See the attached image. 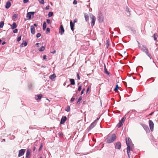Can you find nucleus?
<instances>
[{
	"label": "nucleus",
	"instance_id": "nucleus-1",
	"mask_svg": "<svg viewBox=\"0 0 158 158\" xmlns=\"http://www.w3.org/2000/svg\"><path fill=\"white\" fill-rule=\"evenodd\" d=\"M126 142L127 146V152L128 157L130 158V155L131 154L130 151H132L133 147L134 145L131 141V139L129 138H127L126 139Z\"/></svg>",
	"mask_w": 158,
	"mask_h": 158
},
{
	"label": "nucleus",
	"instance_id": "nucleus-2",
	"mask_svg": "<svg viewBox=\"0 0 158 158\" xmlns=\"http://www.w3.org/2000/svg\"><path fill=\"white\" fill-rule=\"evenodd\" d=\"M116 135L113 134L111 135L108 136L106 139V141L107 143H110L114 142L116 139Z\"/></svg>",
	"mask_w": 158,
	"mask_h": 158
},
{
	"label": "nucleus",
	"instance_id": "nucleus-3",
	"mask_svg": "<svg viewBox=\"0 0 158 158\" xmlns=\"http://www.w3.org/2000/svg\"><path fill=\"white\" fill-rule=\"evenodd\" d=\"M140 50L143 52L145 53L150 59L152 58V56L151 54L149 52V50L148 48L145 45H142L140 48Z\"/></svg>",
	"mask_w": 158,
	"mask_h": 158
},
{
	"label": "nucleus",
	"instance_id": "nucleus-4",
	"mask_svg": "<svg viewBox=\"0 0 158 158\" xmlns=\"http://www.w3.org/2000/svg\"><path fill=\"white\" fill-rule=\"evenodd\" d=\"M90 19H91V24L92 26H93L94 25L96 20V18L92 14H91L90 15Z\"/></svg>",
	"mask_w": 158,
	"mask_h": 158
},
{
	"label": "nucleus",
	"instance_id": "nucleus-5",
	"mask_svg": "<svg viewBox=\"0 0 158 158\" xmlns=\"http://www.w3.org/2000/svg\"><path fill=\"white\" fill-rule=\"evenodd\" d=\"M148 123L151 131H153L154 125L153 122L151 120H149L148 121Z\"/></svg>",
	"mask_w": 158,
	"mask_h": 158
},
{
	"label": "nucleus",
	"instance_id": "nucleus-6",
	"mask_svg": "<svg viewBox=\"0 0 158 158\" xmlns=\"http://www.w3.org/2000/svg\"><path fill=\"white\" fill-rule=\"evenodd\" d=\"M35 13V12H30L27 13V14L26 17L28 18V19H31V16H33Z\"/></svg>",
	"mask_w": 158,
	"mask_h": 158
},
{
	"label": "nucleus",
	"instance_id": "nucleus-7",
	"mask_svg": "<svg viewBox=\"0 0 158 158\" xmlns=\"http://www.w3.org/2000/svg\"><path fill=\"white\" fill-rule=\"evenodd\" d=\"M115 148L118 149H120L121 148V144L119 142L116 143L115 144Z\"/></svg>",
	"mask_w": 158,
	"mask_h": 158
},
{
	"label": "nucleus",
	"instance_id": "nucleus-8",
	"mask_svg": "<svg viewBox=\"0 0 158 158\" xmlns=\"http://www.w3.org/2000/svg\"><path fill=\"white\" fill-rule=\"evenodd\" d=\"M25 152V150L22 149H21L19 151L18 156L19 157H20L22 156H23L24 153Z\"/></svg>",
	"mask_w": 158,
	"mask_h": 158
},
{
	"label": "nucleus",
	"instance_id": "nucleus-9",
	"mask_svg": "<svg viewBox=\"0 0 158 158\" xmlns=\"http://www.w3.org/2000/svg\"><path fill=\"white\" fill-rule=\"evenodd\" d=\"M96 125V120H95L90 125L89 128V130H91Z\"/></svg>",
	"mask_w": 158,
	"mask_h": 158
},
{
	"label": "nucleus",
	"instance_id": "nucleus-10",
	"mask_svg": "<svg viewBox=\"0 0 158 158\" xmlns=\"http://www.w3.org/2000/svg\"><path fill=\"white\" fill-rule=\"evenodd\" d=\"M64 29L63 28V26L62 25H61L60 26V29L59 30V33L61 35H62L63 34L64 32Z\"/></svg>",
	"mask_w": 158,
	"mask_h": 158
},
{
	"label": "nucleus",
	"instance_id": "nucleus-11",
	"mask_svg": "<svg viewBox=\"0 0 158 158\" xmlns=\"http://www.w3.org/2000/svg\"><path fill=\"white\" fill-rule=\"evenodd\" d=\"M67 118L65 116L62 117L61 119L60 123L61 124L64 123L65 122Z\"/></svg>",
	"mask_w": 158,
	"mask_h": 158
},
{
	"label": "nucleus",
	"instance_id": "nucleus-12",
	"mask_svg": "<svg viewBox=\"0 0 158 158\" xmlns=\"http://www.w3.org/2000/svg\"><path fill=\"white\" fill-rule=\"evenodd\" d=\"M30 150L28 149L27 150L26 153V158H30Z\"/></svg>",
	"mask_w": 158,
	"mask_h": 158
},
{
	"label": "nucleus",
	"instance_id": "nucleus-13",
	"mask_svg": "<svg viewBox=\"0 0 158 158\" xmlns=\"http://www.w3.org/2000/svg\"><path fill=\"white\" fill-rule=\"evenodd\" d=\"M31 32L32 34H34L35 33V28L34 26L33 25L31 26Z\"/></svg>",
	"mask_w": 158,
	"mask_h": 158
},
{
	"label": "nucleus",
	"instance_id": "nucleus-14",
	"mask_svg": "<svg viewBox=\"0 0 158 158\" xmlns=\"http://www.w3.org/2000/svg\"><path fill=\"white\" fill-rule=\"evenodd\" d=\"M42 97V95L41 94H40L35 96V99L36 100L40 99Z\"/></svg>",
	"mask_w": 158,
	"mask_h": 158
},
{
	"label": "nucleus",
	"instance_id": "nucleus-15",
	"mask_svg": "<svg viewBox=\"0 0 158 158\" xmlns=\"http://www.w3.org/2000/svg\"><path fill=\"white\" fill-rule=\"evenodd\" d=\"M144 129L146 131H149L148 126L146 125L143 124L142 125Z\"/></svg>",
	"mask_w": 158,
	"mask_h": 158
},
{
	"label": "nucleus",
	"instance_id": "nucleus-16",
	"mask_svg": "<svg viewBox=\"0 0 158 158\" xmlns=\"http://www.w3.org/2000/svg\"><path fill=\"white\" fill-rule=\"evenodd\" d=\"M70 26L71 30L73 31L74 30V23H73L72 21H71L70 22Z\"/></svg>",
	"mask_w": 158,
	"mask_h": 158
},
{
	"label": "nucleus",
	"instance_id": "nucleus-17",
	"mask_svg": "<svg viewBox=\"0 0 158 158\" xmlns=\"http://www.w3.org/2000/svg\"><path fill=\"white\" fill-rule=\"evenodd\" d=\"M11 6V3L9 1H8L6 2V6H5V8L6 9H8Z\"/></svg>",
	"mask_w": 158,
	"mask_h": 158
},
{
	"label": "nucleus",
	"instance_id": "nucleus-18",
	"mask_svg": "<svg viewBox=\"0 0 158 158\" xmlns=\"http://www.w3.org/2000/svg\"><path fill=\"white\" fill-rule=\"evenodd\" d=\"M10 26L11 27V28L12 29H14L17 27L16 24L15 23H13L12 25H11Z\"/></svg>",
	"mask_w": 158,
	"mask_h": 158
},
{
	"label": "nucleus",
	"instance_id": "nucleus-19",
	"mask_svg": "<svg viewBox=\"0 0 158 158\" xmlns=\"http://www.w3.org/2000/svg\"><path fill=\"white\" fill-rule=\"evenodd\" d=\"M56 77V75L55 74H53L51 75L49 77V78L51 80H53Z\"/></svg>",
	"mask_w": 158,
	"mask_h": 158
},
{
	"label": "nucleus",
	"instance_id": "nucleus-20",
	"mask_svg": "<svg viewBox=\"0 0 158 158\" xmlns=\"http://www.w3.org/2000/svg\"><path fill=\"white\" fill-rule=\"evenodd\" d=\"M69 80H70V84L71 85H75V81L74 79H70Z\"/></svg>",
	"mask_w": 158,
	"mask_h": 158
},
{
	"label": "nucleus",
	"instance_id": "nucleus-21",
	"mask_svg": "<svg viewBox=\"0 0 158 158\" xmlns=\"http://www.w3.org/2000/svg\"><path fill=\"white\" fill-rule=\"evenodd\" d=\"M123 123L121 121H119V123L117 124V127L119 128L121 127V126L123 125Z\"/></svg>",
	"mask_w": 158,
	"mask_h": 158
},
{
	"label": "nucleus",
	"instance_id": "nucleus-22",
	"mask_svg": "<svg viewBox=\"0 0 158 158\" xmlns=\"http://www.w3.org/2000/svg\"><path fill=\"white\" fill-rule=\"evenodd\" d=\"M104 71L105 73L106 74L109 75V72L107 71V70L106 68V66L104 65Z\"/></svg>",
	"mask_w": 158,
	"mask_h": 158
},
{
	"label": "nucleus",
	"instance_id": "nucleus-23",
	"mask_svg": "<svg viewBox=\"0 0 158 158\" xmlns=\"http://www.w3.org/2000/svg\"><path fill=\"white\" fill-rule=\"evenodd\" d=\"M46 26H47L46 23L45 22L43 24V30H45L46 27Z\"/></svg>",
	"mask_w": 158,
	"mask_h": 158
},
{
	"label": "nucleus",
	"instance_id": "nucleus-24",
	"mask_svg": "<svg viewBox=\"0 0 158 158\" xmlns=\"http://www.w3.org/2000/svg\"><path fill=\"white\" fill-rule=\"evenodd\" d=\"M45 49V47L44 46H42L39 49V51L42 52L44 51Z\"/></svg>",
	"mask_w": 158,
	"mask_h": 158
},
{
	"label": "nucleus",
	"instance_id": "nucleus-25",
	"mask_svg": "<svg viewBox=\"0 0 158 158\" xmlns=\"http://www.w3.org/2000/svg\"><path fill=\"white\" fill-rule=\"evenodd\" d=\"M84 16H85V20L86 21H87L89 19V16L87 15H86V14L84 15Z\"/></svg>",
	"mask_w": 158,
	"mask_h": 158
},
{
	"label": "nucleus",
	"instance_id": "nucleus-26",
	"mask_svg": "<svg viewBox=\"0 0 158 158\" xmlns=\"http://www.w3.org/2000/svg\"><path fill=\"white\" fill-rule=\"evenodd\" d=\"M4 22L3 21H1L0 22V28H2L3 27L4 25Z\"/></svg>",
	"mask_w": 158,
	"mask_h": 158
},
{
	"label": "nucleus",
	"instance_id": "nucleus-27",
	"mask_svg": "<svg viewBox=\"0 0 158 158\" xmlns=\"http://www.w3.org/2000/svg\"><path fill=\"white\" fill-rule=\"evenodd\" d=\"M153 37L154 38V40H157V35L156 34H154L153 35Z\"/></svg>",
	"mask_w": 158,
	"mask_h": 158
},
{
	"label": "nucleus",
	"instance_id": "nucleus-28",
	"mask_svg": "<svg viewBox=\"0 0 158 158\" xmlns=\"http://www.w3.org/2000/svg\"><path fill=\"white\" fill-rule=\"evenodd\" d=\"M39 2L41 4H44V0H38Z\"/></svg>",
	"mask_w": 158,
	"mask_h": 158
},
{
	"label": "nucleus",
	"instance_id": "nucleus-29",
	"mask_svg": "<svg viewBox=\"0 0 158 158\" xmlns=\"http://www.w3.org/2000/svg\"><path fill=\"white\" fill-rule=\"evenodd\" d=\"M82 100V97L81 96L79 98L77 102V104H79L80 103V102Z\"/></svg>",
	"mask_w": 158,
	"mask_h": 158
},
{
	"label": "nucleus",
	"instance_id": "nucleus-30",
	"mask_svg": "<svg viewBox=\"0 0 158 158\" xmlns=\"http://www.w3.org/2000/svg\"><path fill=\"white\" fill-rule=\"evenodd\" d=\"M53 13L52 12H50L48 14V16L49 17H50L52 16L53 15Z\"/></svg>",
	"mask_w": 158,
	"mask_h": 158
},
{
	"label": "nucleus",
	"instance_id": "nucleus-31",
	"mask_svg": "<svg viewBox=\"0 0 158 158\" xmlns=\"http://www.w3.org/2000/svg\"><path fill=\"white\" fill-rule=\"evenodd\" d=\"M126 119V117L125 116H124L121 119V122H122L123 123L124 122L125 120Z\"/></svg>",
	"mask_w": 158,
	"mask_h": 158
},
{
	"label": "nucleus",
	"instance_id": "nucleus-32",
	"mask_svg": "<svg viewBox=\"0 0 158 158\" xmlns=\"http://www.w3.org/2000/svg\"><path fill=\"white\" fill-rule=\"evenodd\" d=\"M65 110L68 112H69L70 111V107L69 106H68L67 109Z\"/></svg>",
	"mask_w": 158,
	"mask_h": 158
},
{
	"label": "nucleus",
	"instance_id": "nucleus-33",
	"mask_svg": "<svg viewBox=\"0 0 158 158\" xmlns=\"http://www.w3.org/2000/svg\"><path fill=\"white\" fill-rule=\"evenodd\" d=\"M119 89V87L118 85H117L115 86V88L114 89V90L116 91L117 90H118Z\"/></svg>",
	"mask_w": 158,
	"mask_h": 158
},
{
	"label": "nucleus",
	"instance_id": "nucleus-34",
	"mask_svg": "<svg viewBox=\"0 0 158 158\" xmlns=\"http://www.w3.org/2000/svg\"><path fill=\"white\" fill-rule=\"evenodd\" d=\"M41 36V34L40 33H38L36 35V37L37 38H38Z\"/></svg>",
	"mask_w": 158,
	"mask_h": 158
},
{
	"label": "nucleus",
	"instance_id": "nucleus-35",
	"mask_svg": "<svg viewBox=\"0 0 158 158\" xmlns=\"http://www.w3.org/2000/svg\"><path fill=\"white\" fill-rule=\"evenodd\" d=\"M18 30L17 29H15L13 31V32L14 33H17Z\"/></svg>",
	"mask_w": 158,
	"mask_h": 158
},
{
	"label": "nucleus",
	"instance_id": "nucleus-36",
	"mask_svg": "<svg viewBox=\"0 0 158 158\" xmlns=\"http://www.w3.org/2000/svg\"><path fill=\"white\" fill-rule=\"evenodd\" d=\"M24 44V46H26L27 45V44L26 42L23 41V43L21 44V45Z\"/></svg>",
	"mask_w": 158,
	"mask_h": 158
},
{
	"label": "nucleus",
	"instance_id": "nucleus-37",
	"mask_svg": "<svg viewBox=\"0 0 158 158\" xmlns=\"http://www.w3.org/2000/svg\"><path fill=\"white\" fill-rule=\"evenodd\" d=\"M81 89V86L80 85L78 88V91H80Z\"/></svg>",
	"mask_w": 158,
	"mask_h": 158
},
{
	"label": "nucleus",
	"instance_id": "nucleus-38",
	"mask_svg": "<svg viewBox=\"0 0 158 158\" xmlns=\"http://www.w3.org/2000/svg\"><path fill=\"white\" fill-rule=\"evenodd\" d=\"M21 36L18 37L17 39V41L19 42L21 40Z\"/></svg>",
	"mask_w": 158,
	"mask_h": 158
},
{
	"label": "nucleus",
	"instance_id": "nucleus-39",
	"mask_svg": "<svg viewBox=\"0 0 158 158\" xmlns=\"http://www.w3.org/2000/svg\"><path fill=\"white\" fill-rule=\"evenodd\" d=\"M47 23L48 24L51 23V20L49 19H47Z\"/></svg>",
	"mask_w": 158,
	"mask_h": 158
},
{
	"label": "nucleus",
	"instance_id": "nucleus-40",
	"mask_svg": "<svg viewBox=\"0 0 158 158\" xmlns=\"http://www.w3.org/2000/svg\"><path fill=\"white\" fill-rule=\"evenodd\" d=\"M73 3L74 5H76L77 4V2L76 0H74L73 2Z\"/></svg>",
	"mask_w": 158,
	"mask_h": 158
},
{
	"label": "nucleus",
	"instance_id": "nucleus-41",
	"mask_svg": "<svg viewBox=\"0 0 158 158\" xmlns=\"http://www.w3.org/2000/svg\"><path fill=\"white\" fill-rule=\"evenodd\" d=\"M77 79L78 80H80V78L78 73H77Z\"/></svg>",
	"mask_w": 158,
	"mask_h": 158
},
{
	"label": "nucleus",
	"instance_id": "nucleus-42",
	"mask_svg": "<svg viewBox=\"0 0 158 158\" xmlns=\"http://www.w3.org/2000/svg\"><path fill=\"white\" fill-rule=\"evenodd\" d=\"M13 17L14 19H16L17 17V15L16 14H14Z\"/></svg>",
	"mask_w": 158,
	"mask_h": 158
},
{
	"label": "nucleus",
	"instance_id": "nucleus-43",
	"mask_svg": "<svg viewBox=\"0 0 158 158\" xmlns=\"http://www.w3.org/2000/svg\"><path fill=\"white\" fill-rule=\"evenodd\" d=\"M137 42L138 43V46L140 48H141V46L140 45V43L138 41H137Z\"/></svg>",
	"mask_w": 158,
	"mask_h": 158
},
{
	"label": "nucleus",
	"instance_id": "nucleus-44",
	"mask_svg": "<svg viewBox=\"0 0 158 158\" xmlns=\"http://www.w3.org/2000/svg\"><path fill=\"white\" fill-rule=\"evenodd\" d=\"M75 99V98H73V97L71 99V102H73L74 101Z\"/></svg>",
	"mask_w": 158,
	"mask_h": 158
},
{
	"label": "nucleus",
	"instance_id": "nucleus-45",
	"mask_svg": "<svg viewBox=\"0 0 158 158\" xmlns=\"http://www.w3.org/2000/svg\"><path fill=\"white\" fill-rule=\"evenodd\" d=\"M46 31L48 32H50V29L49 28H47L46 29Z\"/></svg>",
	"mask_w": 158,
	"mask_h": 158
},
{
	"label": "nucleus",
	"instance_id": "nucleus-46",
	"mask_svg": "<svg viewBox=\"0 0 158 158\" xmlns=\"http://www.w3.org/2000/svg\"><path fill=\"white\" fill-rule=\"evenodd\" d=\"M42 147H43L42 144H41V145H40L39 148V151H40L41 150Z\"/></svg>",
	"mask_w": 158,
	"mask_h": 158
},
{
	"label": "nucleus",
	"instance_id": "nucleus-47",
	"mask_svg": "<svg viewBox=\"0 0 158 158\" xmlns=\"http://www.w3.org/2000/svg\"><path fill=\"white\" fill-rule=\"evenodd\" d=\"M28 1V0H23V2L24 3H25L27 2Z\"/></svg>",
	"mask_w": 158,
	"mask_h": 158
},
{
	"label": "nucleus",
	"instance_id": "nucleus-48",
	"mask_svg": "<svg viewBox=\"0 0 158 158\" xmlns=\"http://www.w3.org/2000/svg\"><path fill=\"white\" fill-rule=\"evenodd\" d=\"M85 89H83L82 90V91H81V95L82 94L84 93V91H85Z\"/></svg>",
	"mask_w": 158,
	"mask_h": 158
},
{
	"label": "nucleus",
	"instance_id": "nucleus-49",
	"mask_svg": "<svg viewBox=\"0 0 158 158\" xmlns=\"http://www.w3.org/2000/svg\"><path fill=\"white\" fill-rule=\"evenodd\" d=\"M49 9V6H47L45 8V9L46 10H48Z\"/></svg>",
	"mask_w": 158,
	"mask_h": 158
},
{
	"label": "nucleus",
	"instance_id": "nucleus-50",
	"mask_svg": "<svg viewBox=\"0 0 158 158\" xmlns=\"http://www.w3.org/2000/svg\"><path fill=\"white\" fill-rule=\"evenodd\" d=\"M43 59L44 60H45L46 59V55H44L43 56Z\"/></svg>",
	"mask_w": 158,
	"mask_h": 158
},
{
	"label": "nucleus",
	"instance_id": "nucleus-51",
	"mask_svg": "<svg viewBox=\"0 0 158 158\" xmlns=\"http://www.w3.org/2000/svg\"><path fill=\"white\" fill-rule=\"evenodd\" d=\"M39 44H40L39 43H37L36 44V45L37 46V47H39Z\"/></svg>",
	"mask_w": 158,
	"mask_h": 158
},
{
	"label": "nucleus",
	"instance_id": "nucleus-52",
	"mask_svg": "<svg viewBox=\"0 0 158 158\" xmlns=\"http://www.w3.org/2000/svg\"><path fill=\"white\" fill-rule=\"evenodd\" d=\"M34 26L35 27H37L38 26V24L37 23H35L34 24Z\"/></svg>",
	"mask_w": 158,
	"mask_h": 158
},
{
	"label": "nucleus",
	"instance_id": "nucleus-53",
	"mask_svg": "<svg viewBox=\"0 0 158 158\" xmlns=\"http://www.w3.org/2000/svg\"><path fill=\"white\" fill-rule=\"evenodd\" d=\"M77 22V19H74V21H73V22H74V23H75Z\"/></svg>",
	"mask_w": 158,
	"mask_h": 158
},
{
	"label": "nucleus",
	"instance_id": "nucleus-54",
	"mask_svg": "<svg viewBox=\"0 0 158 158\" xmlns=\"http://www.w3.org/2000/svg\"><path fill=\"white\" fill-rule=\"evenodd\" d=\"M6 44V42L5 41H3L2 43V44L3 45Z\"/></svg>",
	"mask_w": 158,
	"mask_h": 158
},
{
	"label": "nucleus",
	"instance_id": "nucleus-55",
	"mask_svg": "<svg viewBox=\"0 0 158 158\" xmlns=\"http://www.w3.org/2000/svg\"><path fill=\"white\" fill-rule=\"evenodd\" d=\"M126 11L129 12L128 8L127 7L126 8Z\"/></svg>",
	"mask_w": 158,
	"mask_h": 158
},
{
	"label": "nucleus",
	"instance_id": "nucleus-56",
	"mask_svg": "<svg viewBox=\"0 0 158 158\" xmlns=\"http://www.w3.org/2000/svg\"><path fill=\"white\" fill-rule=\"evenodd\" d=\"M89 88L88 87V88H87V93L89 90Z\"/></svg>",
	"mask_w": 158,
	"mask_h": 158
},
{
	"label": "nucleus",
	"instance_id": "nucleus-57",
	"mask_svg": "<svg viewBox=\"0 0 158 158\" xmlns=\"http://www.w3.org/2000/svg\"><path fill=\"white\" fill-rule=\"evenodd\" d=\"M56 52V50H54L52 52V53L54 54Z\"/></svg>",
	"mask_w": 158,
	"mask_h": 158
},
{
	"label": "nucleus",
	"instance_id": "nucleus-58",
	"mask_svg": "<svg viewBox=\"0 0 158 158\" xmlns=\"http://www.w3.org/2000/svg\"><path fill=\"white\" fill-rule=\"evenodd\" d=\"M35 149V148L34 147L33 149V151H34Z\"/></svg>",
	"mask_w": 158,
	"mask_h": 158
},
{
	"label": "nucleus",
	"instance_id": "nucleus-59",
	"mask_svg": "<svg viewBox=\"0 0 158 158\" xmlns=\"http://www.w3.org/2000/svg\"><path fill=\"white\" fill-rule=\"evenodd\" d=\"M5 139H2V141H5Z\"/></svg>",
	"mask_w": 158,
	"mask_h": 158
},
{
	"label": "nucleus",
	"instance_id": "nucleus-60",
	"mask_svg": "<svg viewBox=\"0 0 158 158\" xmlns=\"http://www.w3.org/2000/svg\"><path fill=\"white\" fill-rule=\"evenodd\" d=\"M99 119V118H97V119H96V122L97 121V120H98Z\"/></svg>",
	"mask_w": 158,
	"mask_h": 158
},
{
	"label": "nucleus",
	"instance_id": "nucleus-61",
	"mask_svg": "<svg viewBox=\"0 0 158 158\" xmlns=\"http://www.w3.org/2000/svg\"><path fill=\"white\" fill-rule=\"evenodd\" d=\"M1 41L2 40L1 39H0V44H1Z\"/></svg>",
	"mask_w": 158,
	"mask_h": 158
},
{
	"label": "nucleus",
	"instance_id": "nucleus-62",
	"mask_svg": "<svg viewBox=\"0 0 158 158\" xmlns=\"http://www.w3.org/2000/svg\"><path fill=\"white\" fill-rule=\"evenodd\" d=\"M65 85V83H64V85Z\"/></svg>",
	"mask_w": 158,
	"mask_h": 158
},
{
	"label": "nucleus",
	"instance_id": "nucleus-63",
	"mask_svg": "<svg viewBox=\"0 0 158 158\" xmlns=\"http://www.w3.org/2000/svg\"><path fill=\"white\" fill-rule=\"evenodd\" d=\"M133 78L134 79H135V77H133Z\"/></svg>",
	"mask_w": 158,
	"mask_h": 158
},
{
	"label": "nucleus",
	"instance_id": "nucleus-64",
	"mask_svg": "<svg viewBox=\"0 0 158 158\" xmlns=\"http://www.w3.org/2000/svg\"><path fill=\"white\" fill-rule=\"evenodd\" d=\"M40 158H42V157L41 156Z\"/></svg>",
	"mask_w": 158,
	"mask_h": 158
}]
</instances>
